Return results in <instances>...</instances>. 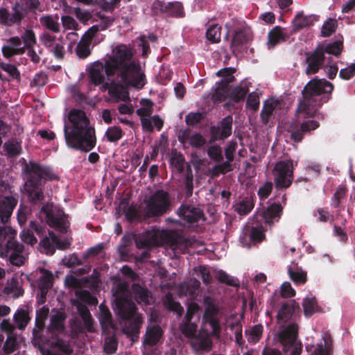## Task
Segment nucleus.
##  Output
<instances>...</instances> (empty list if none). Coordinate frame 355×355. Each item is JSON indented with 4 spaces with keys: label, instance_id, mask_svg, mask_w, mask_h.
Segmentation results:
<instances>
[{
    "label": "nucleus",
    "instance_id": "39448f33",
    "mask_svg": "<svg viewBox=\"0 0 355 355\" xmlns=\"http://www.w3.org/2000/svg\"><path fill=\"white\" fill-rule=\"evenodd\" d=\"M122 293L115 297V311L123 320V330L128 335L137 334L141 324V315L135 311L133 303L128 300L126 285L121 284Z\"/></svg>",
    "mask_w": 355,
    "mask_h": 355
},
{
    "label": "nucleus",
    "instance_id": "f03ea898",
    "mask_svg": "<svg viewBox=\"0 0 355 355\" xmlns=\"http://www.w3.org/2000/svg\"><path fill=\"white\" fill-rule=\"evenodd\" d=\"M105 72L107 78L117 74L118 82L124 87L132 86L141 89L145 85V76L133 58L130 48L119 44L113 48L105 60Z\"/></svg>",
    "mask_w": 355,
    "mask_h": 355
},
{
    "label": "nucleus",
    "instance_id": "a19ab883",
    "mask_svg": "<svg viewBox=\"0 0 355 355\" xmlns=\"http://www.w3.org/2000/svg\"><path fill=\"white\" fill-rule=\"evenodd\" d=\"M250 39V35L245 31H238L232 40V44L233 51L239 50V46L247 42Z\"/></svg>",
    "mask_w": 355,
    "mask_h": 355
},
{
    "label": "nucleus",
    "instance_id": "680f3d73",
    "mask_svg": "<svg viewBox=\"0 0 355 355\" xmlns=\"http://www.w3.org/2000/svg\"><path fill=\"white\" fill-rule=\"evenodd\" d=\"M355 75V64L340 70L339 76L341 78L349 80Z\"/></svg>",
    "mask_w": 355,
    "mask_h": 355
},
{
    "label": "nucleus",
    "instance_id": "cd10ccee",
    "mask_svg": "<svg viewBox=\"0 0 355 355\" xmlns=\"http://www.w3.org/2000/svg\"><path fill=\"white\" fill-rule=\"evenodd\" d=\"M315 16H305L302 13H298L293 21V24L296 28H303L310 26L317 21Z\"/></svg>",
    "mask_w": 355,
    "mask_h": 355
},
{
    "label": "nucleus",
    "instance_id": "09e8293b",
    "mask_svg": "<svg viewBox=\"0 0 355 355\" xmlns=\"http://www.w3.org/2000/svg\"><path fill=\"white\" fill-rule=\"evenodd\" d=\"M19 347V342L16 338L12 335L8 336L4 343L3 350L6 354H9L15 351Z\"/></svg>",
    "mask_w": 355,
    "mask_h": 355
},
{
    "label": "nucleus",
    "instance_id": "7ed1b4c3",
    "mask_svg": "<svg viewBox=\"0 0 355 355\" xmlns=\"http://www.w3.org/2000/svg\"><path fill=\"white\" fill-rule=\"evenodd\" d=\"M64 137L68 146L89 151L95 145L94 130L89 126L85 113L79 110L69 112L64 121Z\"/></svg>",
    "mask_w": 355,
    "mask_h": 355
},
{
    "label": "nucleus",
    "instance_id": "4468645a",
    "mask_svg": "<svg viewBox=\"0 0 355 355\" xmlns=\"http://www.w3.org/2000/svg\"><path fill=\"white\" fill-rule=\"evenodd\" d=\"M192 275L194 279H191V282L182 284L180 286L179 294L180 295H189L193 296L196 291L199 288L200 282L196 279V277H201L202 281L207 284L210 281L209 271L205 266H199L193 269Z\"/></svg>",
    "mask_w": 355,
    "mask_h": 355
},
{
    "label": "nucleus",
    "instance_id": "8fccbe9b",
    "mask_svg": "<svg viewBox=\"0 0 355 355\" xmlns=\"http://www.w3.org/2000/svg\"><path fill=\"white\" fill-rule=\"evenodd\" d=\"M207 38L213 43H217L220 40V27L213 25L207 31Z\"/></svg>",
    "mask_w": 355,
    "mask_h": 355
},
{
    "label": "nucleus",
    "instance_id": "412c9836",
    "mask_svg": "<svg viewBox=\"0 0 355 355\" xmlns=\"http://www.w3.org/2000/svg\"><path fill=\"white\" fill-rule=\"evenodd\" d=\"M14 12L10 14L4 8L0 9V24L10 26L12 24L19 21L24 16V8L19 3H17L14 8Z\"/></svg>",
    "mask_w": 355,
    "mask_h": 355
},
{
    "label": "nucleus",
    "instance_id": "e433bc0d",
    "mask_svg": "<svg viewBox=\"0 0 355 355\" xmlns=\"http://www.w3.org/2000/svg\"><path fill=\"white\" fill-rule=\"evenodd\" d=\"M133 293L135 295V300L139 303L149 304L151 300V297L149 295L148 292L140 287L139 286H133Z\"/></svg>",
    "mask_w": 355,
    "mask_h": 355
},
{
    "label": "nucleus",
    "instance_id": "473e14b6",
    "mask_svg": "<svg viewBox=\"0 0 355 355\" xmlns=\"http://www.w3.org/2000/svg\"><path fill=\"white\" fill-rule=\"evenodd\" d=\"M232 119L230 117L225 118L220 123V127L218 128L219 135H215V138H226L231 135L232 132Z\"/></svg>",
    "mask_w": 355,
    "mask_h": 355
},
{
    "label": "nucleus",
    "instance_id": "864d4df0",
    "mask_svg": "<svg viewBox=\"0 0 355 355\" xmlns=\"http://www.w3.org/2000/svg\"><path fill=\"white\" fill-rule=\"evenodd\" d=\"M337 22L335 19H328L322 26V35L324 37H328L331 34H332L336 28Z\"/></svg>",
    "mask_w": 355,
    "mask_h": 355
},
{
    "label": "nucleus",
    "instance_id": "ea45409f",
    "mask_svg": "<svg viewBox=\"0 0 355 355\" xmlns=\"http://www.w3.org/2000/svg\"><path fill=\"white\" fill-rule=\"evenodd\" d=\"M14 320L19 329H24L30 320L28 313L23 309L18 310L14 315Z\"/></svg>",
    "mask_w": 355,
    "mask_h": 355
},
{
    "label": "nucleus",
    "instance_id": "de8ad7c7",
    "mask_svg": "<svg viewBox=\"0 0 355 355\" xmlns=\"http://www.w3.org/2000/svg\"><path fill=\"white\" fill-rule=\"evenodd\" d=\"M234 69L233 68H225L217 72V76L222 77L221 85H225L231 82L234 79L233 76Z\"/></svg>",
    "mask_w": 355,
    "mask_h": 355
},
{
    "label": "nucleus",
    "instance_id": "58836bf2",
    "mask_svg": "<svg viewBox=\"0 0 355 355\" xmlns=\"http://www.w3.org/2000/svg\"><path fill=\"white\" fill-rule=\"evenodd\" d=\"M162 233L159 230H153L146 234L144 239L146 246L158 245L162 242Z\"/></svg>",
    "mask_w": 355,
    "mask_h": 355
},
{
    "label": "nucleus",
    "instance_id": "e2e57ef3",
    "mask_svg": "<svg viewBox=\"0 0 355 355\" xmlns=\"http://www.w3.org/2000/svg\"><path fill=\"white\" fill-rule=\"evenodd\" d=\"M295 295V290L289 282H284L281 286V295L284 297H291Z\"/></svg>",
    "mask_w": 355,
    "mask_h": 355
},
{
    "label": "nucleus",
    "instance_id": "7c9ffc66",
    "mask_svg": "<svg viewBox=\"0 0 355 355\" xmlns=\"http://www.w3.org/2000/svg\"><path fill=\"white\" fill-rule=\"evenodd\" d=\"M294 311V302L282 305L277 313L278 322L281 324L291 318Z\"/></svg>",
    "mask_w": 355,
    "mask_h": 355
},
{
    "label": "nucleus",
    "instance_id": "f3484780",
    "mask_svg": "<svg viewBox=\"0 0 355 355\" xmlns=\"http://www.w3.org/2000/svg\"><path fill=\"white\" fill-rule=\"evenodd\" d=\"M17 204V198L12 194H5L0 200V220L6 223Z\"/></svg>",
    "mask_w": 355,
    "mask_h": 355
},
{
    "label": "nucleus",
    "instance_id": "a18cd8bd",
    "mask_svg": "<svg viewBox=\"0 0 355 355\" xmlns=\"http://www.w3.org/2000/svg\"><path fill=\"white\" fill-rule=\"evenodd\" d=\"M190 241L186 240L182 237H178L171 243V249L177 253L184 252L187 248L190 245Z\"/></svg>",
    "mask_w": 355,
    "mask_h": 355
},
{
    "label": "nucleus",
    "instance_id": "338daca9",
    "mask_svg": "<svg viewBox=\"0 0 355 355\" xmlns=\"http://www.w3.org/2000/svg\"><path fill=\"white\" fill-rule=\"evenodd\" d=\"M247 105L252 110H257L259 105V98L258 94L256 93L250 94L247 100Z\"/></svg>",
    "mask_w": 355,
    "mask_h": 355
},
{
    "label": "nucleus",
    "instance_id": "3c124183",
    "mask_svg": "<svg viewBox=\"0 0 355 355\" xmlns=\"http://www.w3.org/2000/svg\"><path fill=\"white\" fill-rule=\"evenodd\" d=\"M263 327L261 325H256L247 332L248 340L251 343H257L261 337Z\"/></svg>",
    "mask_w": 355,
    "mask_h": 355
},
{
    "label": "nucleus",
    "instance_id": "052dcab7",
    "mask_svg": "<svg viewBox=\"0 0 355 355\" xmlns=\"http://www.w3.org/2000/svg\"><path fill=\"white\" fill-rule=\"evenodd\" d=\"M80 300L83 302L87 303L89 304L95 305L97 304V300L92 296L90 293L87 291H83L77 293Z\"/></svg>",
    "mask_w": 355,
    "mask_h": 355
},
{
    "label": "nucleus",
    "instance_id": "4c0bfd02",
    "mask_svg": "<svg viewBox=\"0 0 355 355\" xmlns=\"http://www.w3.org/2000/svg\"><path fill=\"white\" fill-rule=\"evenodd\" d=\"M76 307L84 321L85 327L88 331H92L93 329L92 327L91 314L88 309L85 305H83L81 302H77Z\"/></svg>",
    "mask_w": 355,
    "mask_h": 355
},
{
    "label": "nucleus",
    "instance_id": "bb28decb",
    "mask_svg": "<svg viewBox=\"0 0 355 355\" xmlns=\"http://www.w3.org/2000/svg\"><path fill=\"white\" fill-rule=\"evenodd\" d=\"M162 336V331L159 327L153 326L152 327H149L146 331L145 343L153 346L159 341Z\"/></svg>",
    "mask_w": 355,
    "mask_h": 355
},
{
    "label": "nucleus",
    "instance_id": "aec40b11",
    "mask_svg": "<svg viewBox=\"0 0 355 355\" xmlns=\"http://www.w3.org/2000/svg\"><path fill=\"white\" fill-rule=\"evenodd\" d=\"M98 31L97 26L91 27L84 35L77 46L76 53L80 58H86L90 54V44Z\"/></svg>",
    "mask_w": 355,
    "mask_h": 355
},
{
    "label": "nucleus",
    "instance_id": "dca6fc26",
    "mask_svg": "<svg viewBox=\"0 0 355 355\" xmlns=\"http://www.w3.org/2000/svg\"><path fill=\"white\" fill-rule=\"evenodd\" d=\"M71 243L69 239H58L54 233L49 232V236L43 239L40 245L43 248V251L47 254H53L55 248L66 249Z\"/></svg>",
    "mask_w": 355,
    "mask_h": 355
},
{
    "label": "nucleus",
    "instance_id": "c85d7f7f",
    "mask_svg": "<svg viewBox=\"0 0 355 355\" xmlns=\"http://www.w3.org/2000/svg\"><path fill=\"white\" fill-rule=\"evenodd\" d=\"M40 23L44 28L58 33L60 31L59 17L58 15L51 16L46 15L43 16L40 19Z\"/></svg>",
    "mask_w": 355,
    "mask_h": 355
},
{
    "label": "nucleus",
    "instance_id": "f704fd0d",
    "mask_svg": "<svg viewBox=\"0 0 355 355\" xmlns=\"http://www.w3.org/2000/svg\"><path fill=\"white\" fill-rule=\"evenodd\" d=\"M256 225L253 226L250 232V239L252 243H259L265 239V235L263 234V223L257 224L256 222Z\"/></svg>",
    "mask_w": 355,
    "mask_h": 355
},
{
    "label": "nucleus",
    "instance_id": "69168bd1",
    "mask_svg": "<svg viewBox=\"0 0 355 355\" xmlns=\"http://www.w3.org/2000/svg\"><path fill=\"white\" fill-rule=\"evenodd\" d=\"M62 22L64 28L67 29L76 30L78 27V24L71 17L64 16L62 17Z\"/></svg>",
    "mask_w": 355,
    "mask_h": 355
},
{
    "label": "nucleus",
    "instance_id": "ddd939ff",
    "mask_svg": "<svg viewBox=\"0 0 355 355\" xmlns=\"http://www.w3.org/2000/svg\"><path fill=\"white\" fill-rule=\"evenodd\" d=\"M48 224L60 232H66L69 227V223L65 214L58 209H54L52 205H47L42 207Z\"/></svg>",
    "mask_w": 355,
    "mask_h": 355
},
{
    "label": "nucleus",
    "instance_id": "774afa93",
    "mask_svg": "<svg viewBox=\"0 0 355 355\" xmlns=\"http://www.w3.org/2000/svg\"><path fill=\"white\" fill-rule=\"evenodd\" d=\"M208 154L211 158L219 160L222 157V150L220 147L214 146L209 148Z\"/></svg>",
    "mask_w": 355,
    "mask_h": 355
},
{
    "label": "nucleus",
    "instance_id": "9b49d317",
    "mask_svg": "<svg viewBox=\"0 0 355 355\" xmlns=\"http://www.w3.org/2000/svg\"><path fill=\"white\" fill-rule=\"evenodd\" d=\"M141 107L137 110V114L141 118V122L143 128L148 132L153 130V125H151V121H154V125L157 130H160L163 125L162 119L157 115L151 116L153 113V103L146 99L141 101Z\"/></svg>",
    "mask_w": 355,
    "mask_h": 355
},
{
    "label": "nucleus",
    "instance_id": "79ce46f5",
    "mask_svg": "<svg viewBox=\"0 0 355 355\" xmlns=\"http://www.w3.org/2000/svg\"><path fill=\"white\" fill-rule=\"evenodd\" d=\"M250 83L248 81H243L239 87H236L232 93V98L234 101L243 99L248 91V87Z\"/></svg>",
    "mask_w": 355,
    "mask_h": 355
},
{
    "label": "nucleus",
    "instance_id": "b1692460",
    "mask_svg": "<svg viewBox=\"0 0 355 355\" xmlns=\"http://www.w3.org/2000/svg\"><path fill=\"white\" fill-rule=\"evenodd\" d=\"M324 59L323 51L317 49L311 55L307 58L306 61L308 67L306 68V73L313 74L316 73Z\"/></svg>",
    "mask_w": 355,
    "mask_h": 355
},
{
    "label": "nucleus",
    "instance_id": "bf43d9fd",
    "mask_svg": "<svg viewBox=\"0 0 355 355\" xmlns=\"http://www.w3.org/2000/svg\"><path fill=\"white\" fill-rule=\"evenodd\" d=\"M216 277L221 282L226 283L229 285H236V280L230 277L227 274L221 270H216Z\"/></svg>",
    "mask_w": 355,
    "mask_h": 355
},
{
    "label": "nucleus",
    "instance_id": "4d7b16f0",
    "mask_svg": "<svg viewBox=\"0 0 355 355\" xmlns=\"http://www.w3.org/2000/svg\"><path fill=\"white\" fill-rule=\"evenodd\" d=\"M122 135L121 129L119 127H111L107 129L106 136L110 141H116L121 139Z\"/></svg>",
    "mask_w": 355,
    "mask_h": 355
},
{
    "label": "nucleus",
    "instance_id": "49530a36",
    "mask_svg": "<svg viewBox=\"0 0 355 355\" xmlns=\"http://www.w3.org/2000/svg\"><path fill=\"white\" fill-rule=\"evenodd\" d=\"M23 40L24 46L26 49L33 48L36 43V38L34 32L31 29H26L24 34L21 35Z\"/></svg>",
    "mask_w": 355,
    "mask_h": 355
},
{
    "label": "nucleus",
    "instance_id": "13d9d810",
    "mask_svg": "<svg viewBox=\"0 0 355 355\" xmlns=\"http://www.w3.org/2000/svg\"><path fill=\"white\" fill-rule=\"evenodd\" d=\"M0 67L2 70L7 72L12 78L18 79L19 78V72L15 66L8 63H1Z\"/></svg>",
    "mask_w": 355,
    "mask_h": 355
},
{
    "label": "nucleus",
    "instance_id": "2eb2a0df",
    "mask_svg": "<svg viewBox=\"0 0 355 355\" xmlns=\"http://www.w3.org/2000/svg\"><path fill=\"white\" fill-rule=\"evenodd\" d=\"M282 207L277 204H272L267 209L259 211L254 215V220L257 224L265 223L270 225L277 221L281 216Z\"/></svg>",
    "mask_w": 355,
    "mask_h": 355
},
{
    "label": "nucleus",
    "instance_id": "c756f323",
    "mask_svg": "<svg viewBox=\"0 0 355 355\" xmlns=\"http://www.w3.org/2000/svg\"><path fill=\"white\" fill-rule=\"evenodd\" d=\"M41 275L39 279L38 286L43 295L46 291L52 286L53 275L49 270L42 269Z\"/></svg>",
    "mask_w": 355,
    "mask_h": 355
},
{
    "label": "nucleus",
    "instance_id": "c03bdc74",
    "mask_svg": "<svg viewBox=\"0 0 355 355\" xmlns=\"http://www.w3.org/2000/svg\"><path fill=\"white\" fill-rule=\"evenodd\" d=\"M101 314L99 320L103 329H107L110 327L113 328L112 321L110 320V313L107 308L100 306Z\"/></svg>",
    "mask_w": 355,
    "mask_h": 355
},
{
    "label": "nucleus",
    "instance_id": "4be33fe9",
    "mask_svg": "<svg viewBox=\"0 0 355 355\" xmlns=\"http://www.w3.org/2000/svg\"><path fill=\"white\" fill-rule=\"evenodd\" d=\"M25 50V46L22 45L21 40L18 37H10L2 47L3 54L8 58L15 55L24 54Z\"/></svg>",
    "mask_w": 355,
    "mask_h": 355
},
{
    "label": "nucleus",
    "instance_id": "1a4fd4ad",
    "mask_svg": "<svg viewBox=\"0 0 355 355\" xmlns=\"http://www.w3.org/2000/svg\"><path fill=\"white\" fill-rule=\"evenodd\" d=\"M297 329L295 324H291L283 328L278 334L283 351L288 355H299L301 352V345L297 340Z\"/></svg>",
    "mask_w": 355,
    "mask_h": 355
},
{
    "label": "nucleus",
    "instance_id": "6e6552de",
    "mask_svg": "<svg viewBox=\"0 0 355 355\" xmlns=\"http://www.w3.org/2000/svg\"><path fill=\"white\" fill-rule=\"evenodd\" d=\"M105 64L101 62H94L90 67L89 76L92 81L95 85H101L104 89H108L109 94L116 101H127L130 99L128 92L126 88L120 83L112 82L111 83L105 82Z\"/></svg>",
    "mask_w": 355,
    "mask_h": 355
},
{
    "label": "nucleus",
    "instance_id": "423d86ee",
    "mask_svg": "<svg viewBox=\"0 0 355 355\" xmlns=\"http://www.w3.org/2000/svg\"><path fill=\"white\" fill-rule=\"evenodd\" d=\"M16 232L9 226L0 227V257L9 256L12 265L20 266L28 259V251L13 239Z\"/></svg>",
    "mask_w": 355,
    "mask_h": 355
},
{
    "label": "nucleus",
    "instance_id": "9d476101",
    "mask_svg": "<svg viewBox=\"0 0 355 355\" xmlns=\"http://www.w3.org/2000/svg\"><path fill=\"white\" fill-rule=\"evenodd\" d=\"M171 204L168 194L161 190L155 192L150 198L146 207L148 216H159L166 213Z\"/></svg>",
    "mask_w": 355,
    "mask_h": 355
},
{
    "label": "nucleus",
    "instance_id": "6ab92c4d",
    "mask_svg": "<svg viewBox=\"0 0 355 355\" xmlns=\"http://www.w3.org/2000/svg\"><path fill=\"white\" fill-rule=\"evenodd\" d=\"M40 40L43 44L51 49L55 56L58 58H62L64 55L63 41L61 37H56L44 33L40 37Z\"/></svg>",
    "mask_w": 355,
    "mask_h": 355
},
{
    "label": "nucleus",
    "instance_id": "a211bd4d",
    "mask_svg": "<svg viewBox=\"0 0 355 355\" xmlns=\"http://www.w3.org/2000/svg\"><path fill=\"white\" fill-rule=\"evenodd\" d=\"M285 109L284 103L275 98L268 99L264 104L263 109L261 113V117L264 122L268 121L270 116L274 114L279 116L284 112Z\"/></svg>",
    "mask_w": 355,
    "mask_h": 355
},
{
    "label": "nucleus",
    "instance_id": "20e7f679",
    "mask_svg": "<svg viewBox=\"0 0 355 355\" xmlns=\"http://www.w3.org/2000/svg\"><path fill=\"white\" fill-rule=\"evenodd\" d=\"M333 85L324 79H313L309 81L304 89V100L298 107L299 114L312 116L322 103V94H331Z\"/></svg>",
    "mask_w": 355,
    "mask_h": 355
},
{
    "label": "nucleus",
    "instance_id": "393cba45",
    "mask_svg": "<svg viewBox=\"0 0 355 355\" xmlns=\"http://www.w3.org/2000/svg\"><path fill=\"white\" fill-rule=\"evenodd\" d=\"M331 344L329 336L324 335L320 343L307 347V349L311 355H329Z\"/></svg>",
    "mask_w": 355,
    "mask_h": 355
},
{
    "label": "nucleus",
    "instance_id": "6e6d98bb",
    "mask_svg": "<svg viewBox=\"0 0 355 355\" xmlns=\"http://www.w3.org/2000/svg\"><path fill=\"white\" fill-rule=\"evenodd\" d=\"M288 273L291 279L296 284H304L306 281V273L302 270H297L293 271L291 269L288 270Z\"/></svg>",
    "mask_w": 355,
    "mask_h": 355
},
{
    "label": "nucleus",
    "instance_id": "f257e3e1",
    "mask_svg": "<svg viewBox=\"0 0 355 355\" xmlns=\"http://www.w3.org/2000/svg\"><path fill=\"white\" fill-rule=\"evenodd\" d=\"M205 311L202 318V325L198 335L196 325L189 320L193 313L198 311L199 306L195 302L188 306L187 320L180 327L182 333L187 338H192L191 345L195 351L209 350L211 346V335L219 336L220 325L218 319V309L209 297L205 299Z\"/></svg>",
    "mask_w": 355,
    "mask_h": 355
},
{
    "label": "nucleus",
    "instance_id": "f8f14e48",
    "mask_svg": "<svg viewBox=\"0 0 355 355\" xmlns=\"http://www.w3.org/2000/svg\"><path fill=\"white\" fill-rule=\"evenodd\" d=\"M293 168V162L291 160L281 161L276 164L273 176L277 187L287 188L291 184Z\"/></svg>",
    "mask_w": 355,
    "mask_h": 355
},
{
    "label": "nucleus",
    "instance_id": "c9c22d12",
    "mask_svg": "<svg viewBox=\"0 0 355 355\" xmlns=\"http://www.w3.org/2000/svg\"><path fill=\"white\" fill-rule=\"evenodd\" d=\"M254 207L251 198H245L235 205L236 211L240 215H245L250 212Z\"/></svg>",
    "mask_w": 355,
    "mask_h": 355
},
{
    "label": "nucleus",
    "instance_id": "2f4dec72",
    "mask_svg": "<svg viewBox=\"0 0 355 355\" xmlns=\"http://www.w3.org/2000/svg\"><path fill=\"white\" fill-rule=\"evenodd\" d=\"M319 126V124L318 122L315 121H311L309 122L308 123H302L300 128V130H292L291 132V138L295 141H300L302 139V132H306L309 131L311 130H315Z\"/></svg>",
    "mask_w": 355,
    "mask_h": 355
},
{
    "label": "nucleus",
    "instance_id": "37998d69",
    "mask_svg": "<svg viewBox=\"0 0 355 355\" xmlns=\"http://www.w3.org/2000/svg\"><path fill=\"white\" fill-rule=\"evenodd\" d=\"M318 49L322 50L323 53L326 52L327 53L338 56L343 50V39L337 40L333 43L329 44L325 46L324 49L320 48Z\"/></svg>",
    "mask_w": 355,
    "mask_h": 355
},
{
    "label": "nucleus",
    "instance_id": "0e129e2a",
    "mask_svg": "<svg viewBox=\"0 0 355 355\" xmlns=\"http://www.w3.org/2000/svg\"><path fill=\"white\" fill-rule=\"evenodd\" d=\"M20 237L22 241L31 245L37 243V239L33 235L30 230H23L20 234Z\"/></svg>",
    "mask_w": 355,
    "mask_h": 355
},
{
    "label": "nucleus",
    "instance_id": "72a5a7b5",
    "mask_svg": "<svg viewBox=\"0 0 355 355\" xmlns=\"http://www.w3.org/2000/svg\"><path fill=\"white\" fill-rule=\"evenodd\" d=\"M303 308L305 315L309 316L319 311L315 298L313 296H307L303 302Z\"/></svg>",
    "mask_w": 355,
    "mask_h": 355
},
{
    "label": "nucleus",
    "instance_id": "603ef678",
    "mask_svg": "<svg viewBox=\"0 0 355 355\" xmlns=\"http://www.w3.org/2000/svg\"><path fill=\"white\" fill-rule=\"evenodd\" d=\"M65 319V315L62 311H57L55 315L51 317L52 327L57 331H62L64 325L63 322Z\"/></svg>",
    "mask_w": 355,
    "mask_h": 355
},
{
    "label": "nucleus",
    "instance_id": "0eeeda50",
    "mask_svg": "<svg viewBox=\"0 0 355 355\" xmlns=\"http://www.w3.org/2000/svg\"><path fill=\"white\" fill-rule=\"evenodd\" d=\"M28 177L24 184V189L28 195L29 199L33 202H39L43 199V194L40 188L39 182L42 180H52L55 178L48 167L31 163L27 166Z\"/></svg>",
    "mask_w": 355,
    "mask_h": 355
},
{
    "label": "nucleus",
    "instance_id": "a878e982",
    "mask_svg": "<svg viewBox=\"0 0 355 355\" xmlns=\"http://www.w3.org/2000/svg\"><path fill=\"white\" fill-rule=\"evenodd\" d=\"M289 37V33L280 27L274 28L268 34L269 47H274L278 43L284 42Z\"/></svg>",
    "mask_w": 355,
    "mask_h": 355
},
{
    "label": "nucleus",
    "instance_id": "5fc2aeb1",
    "mask_svg": "<svg viewBox=\"0 0 355 355\" xmlns=\"http://www.w3.org/2000/svg\"><path fill=\"white\" fill-rule=\"evenodd\" d=\"M4 148L10 156H15L21 153V148L17 141H8L4 144Z\"/></svg>",
    "mask_w": 355,
    "mask_h": 355
},
{
    "label": "nucleus",
    "instance_id": "5701e85b",
    "mask_svg": "<svg viewBox=\"0 0 355 355\" xmlns=\"http://www.w3.org/2000/svg\"><path fill=\"white\" fill-rule=\"evenodd\" d=\"M178 214L189 223L198 221L202 217V211L200 208L186 205L179 209Z\"/></svg>",
    "mask_w": 355,
    "mask_h": 355
}]
</instances>
